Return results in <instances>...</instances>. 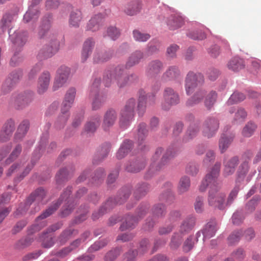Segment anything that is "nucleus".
I'll return each mask as SVG.
<instances>
[{"mask_svg":"<svg viewBox=\"0 0 261 261\" xmlns=\"http://www.w3.org/2000/svg\"><path fill=\"white\" fill-rule=\"evenodd\" d=\"M130 191L128 189H123L119 194V197L116 199V203L119 204L123 203L129 197Z\"/></svg>","mask_w":261,"mask_h":261,"instance_id":"nucleus-63","label":"nucleus"},{"mask_svg":"<svg viewBox=\"0 0 261 261\" xmlns=\"http://www.w3.org/2000/svg\"><path fill=\"white\" fill-rule=\"evenodd\" d=\"M196 219L193 216H189L181 222L178 232L182 236H185L189 233L194 227Z\"/></svg>","mask_w":261,"mask_h":261,"instance_id":"nucleus-22","label":"nucleus"},{"mask_svg":"<svg viewBox=\"0 0 261 261\" xmlns=\"http://www.w3.org/2000/svg\"><path fill=\"white\" fill-rule=\"evenodd\" d=\"M179 232H175L172 235L170 243V247L172 249H177L181 245L183 237Z\"/></svg>","mask_w":261,"mask_h":261,"instance_id":"nucleus-47","label":"nucleus"},{"mask_svg":"<svg viewBox=\"0 0 261 261\" xmlns=\"http://www.w3.org/2000/svg\"><path fill=\"white\" fill-rule=\"evenodd\" d=\"M163 101L162 106L165 110H169L172 106L176 105L179 102V96L178 93L171 87L165 88L163 93Z\"/></svg>","mask_w":261,"mask_h":261,"instance_id":"nucleus-9","label":"nucleus"},{"mask_svg":"<svg viewBox=\"0 0 261 261\" xmlns=\"http://www.w3.org/2000/svg\"><path fill=\"white\" fill-rule=\"evenodd\" d=\"M145 166V163L144 162L133 163L132 164L126 166V170L130 172H138L143 169Z\"/></svg>","mask_w":261,"mask_h":261,"instance_id":"nucleus-57","label":"nucleus"},{"mask_svg":"<svg viewBox=\"0 0 261 261\" xmlns=\"http://www.w3.org/2000/svg\"><path fill=\"white\" fill-rule=\"evenodd\" d=\"M132 145L133 143L132 141L127 140L124 141L117 153V158L118 159L123 158L130 150Z\"/></svg>","mask_w":261,"mask_h":261,"instance_id":"nucleus-39","label":"nucleus"},{"mask_svg":"<svg viewBox=\"0 0 261 261\" xmlns=\"http://www.w3.org/2000/svg\"><path fill=\"white\" fill-rule=\"evenodd\" d=\"M9 198L7 195L3 194L0 196V224L5 218L9 215L12 210L11 207H3V205L9 201Z\"/></svg>","mask_w":261,"mask_h":261,"instance_id":"nucleus-31","label":"nucleus"},{"mask_svg":"<svg viewBox=\"0 0 261 261\" xmlns=\"http://www.w3.org/2000/svg\"><path fill=\"white\" fill-rule=\"evenodd\" d=\"M184 18L180 15L175 14L170 16L167 20V25L171 30H174L180 28L184 24Z\"/></svg>","mask_w":261,"mask_h":261,"instance_id":"nucleus-28","label":"nucleus"},{"mask_svg":"<svg viewBox=\"0 0 261 261\" xmlns=\"http://www.w3.org/2000/svg\"><path fill=\"white\" fill-rule=\"evenodd\" d=\"M68 111H64V112H63L61 110V114L59 116L56 122V126L57 128L61 129L63 128L66 124L69 118Z\"/></svg>","mask_w":261,"mask_h":261,"instance_id":"nucleus-53","label":"nucleus"},{"mask_svg":"<svg viewBox=\"0 0 261 261\" xmlns=\"http://www.w3.org/2000/svg\"><path fill=\"white\" fill-rule=\"evenodd\" d=\"M180 75L178 68L174 66L169 67L163 74L162 78L165 81H170L176 79Z\"/></svg>","mask_w":261,"mask_h":261,"instance_id":"nucleus-35","label":"nucleus"},{"mask_svg":"<svg viewBox=\"0 0 261 261\" xmlns=\"http://www.w3.org/2000/svg\"><path fill=\"white\" fill-rule=\"evenodd\" d=\"M14 129V122L12 120H8L3 127V132L0 135V141H7Z\"/></svg>","mask_w":261,"mask_h":261,"instance_id":"nucleus-30","label":"nucleus"},{"mask_svg":"<svg viewBox=\"0 0 261 261\" xmlns=\"http://www.w3.org/2000/svg\"><path fill=\"white\" fill-rule=\"evenodd\" d=\"M217 222L215 219L211 220L208 222L201 231H198L196 234V241H198V238L201 236V233L203 235L202 240L203 241L206 239H209L213 237L217 231Z\"/></svg>","mask_w":261,"mask_h":261,"instance_id":"nucleus-15","label":"nucleus"},{"mask_svg":"<svg viewBox=\"0 0 261 261\" xmlns=\"http://www.w3.org/2000/svg\"><path fill=\"white\" fill-rule=\"evenodd\" d=\"M22 150V147L20 145H17L13 150L9 157L6 160L7 164H10L16 160L20 154Z\"/></svg>","mask_w":261,"mask_h":261,"instance_id":"nucleus-60","label":"nucleus"},{"mask_svg":"<svg viewBox=\"0 0 261 261\" xmlns=\"http://www.w3.org/2000/svg\"><path fill=\"white\" fill-rule=\"evenodd\" d=\"M245 99L244 94L238 92H234L228 99L227 103L228 105H233L241 102Z\"/></svg>","mask_w":261,"mask_h":261,"instance_id":"nucleus-55","label":"nucleus"},{"mask_svg":"<svg viewBox=\"0 0 261 261\" xmlns=\"http://www.w3.org/2000/svg\"><path fill=\"white\" fill-rule=\"evenodd\" d=\"M40 241L41 242L42 246L45 248L51 247L55 244L53 237L48 233V232H44L40 238Z\"/></svg>","mask_w":261,"mask_h":261,"instance_id":"nucleus-46","label":"nucleus"},{"mask_svg":"<svg viewBox=\"0 0 261 261\" xmlns=\"http://www.w3.org/2000/svg\"><path fill=\"white\" fill-rule=\"evenodd\" d=\"M217 93L214 91H211L208 93L206 92L204 99V106L206 109L210 110L216 102Z\"/></svg>","mask_w":261,"mask_h":261,"instance_id":"nucleus-41","label":"nucleus"},{"mask_svg":"<svg viewBox=\"0 0 261 261\" xmlns=\"http://www.w3.org/2000/svg\"><path fill=\"white\" fill-rule=\"evenodd\" d=\"M100 123V117L99 116H94L87 122L85 126V130L88 133H92L96 130Z\"/></svg>","mask_w":261,"mask_h":261,"instance_id":"nucleus-36","label":"nucleus"},{"mask_svg":"<svg viewBox=\"0 0 261 261\" xmlns=\"http://www.w3.org/2000/svg\"><path fill=\"white\" fill-rule=\"evenodd\" d=\"M82 19V13L79 10L72 11L70 14L69 19V23L72 27L77 28L80 25V23Z\"/></svg>","mask_w":261,"mask_h":261,"instance_id":"nucleus-38","label":"nucleus"},{"mask_svg":"<svg viewBox=\"0 0 261 261\" xmlns=\"http://www.w3.org/2000/svg\"><path fill=\"white\" fill-rule=\"evenodd\" d=\"M245 66L244 61L238 57L231 59L227 63L228 69L233 71H239L243 69Z\"/></svg>","mask_w":261,"mask_h":261,"instance_id":"nucleus-32","label":"nucleus"},{"mask_svg":"<svg viewBox=\"0 0 261 261\" xmlns=\"http://www.w3.org/2000/svg\"><path fill=\"white\" fill-rule=\"evenodd\" d=\"M22 76V72L21 70L13 72L2 86V90L4 93H5L10 91L13 84L18 81Z\"/></svg>","mask_w":261,"mask_h":261,"instance_id":"nucleus-24","label":"nucleus"},{"mask_svg":"<svg viewBox=\"0 0 261 261\" xmlns=\"http://www.w3.org/2000/svg\"><path fill=\"white\" fill-rule=\"evenodd\" d=\"M50 74L48 71L43 72L39 77L37 90L39 94L45 93L49 86Z\"/></svg>","mask_w":261,"mask_h":261,"instance_id":"nucleus-19","label":"nucleus"},{"mask_svg":"<svg viewBox=\"0 0 261 261\" xmlns=\"http://www.w3.org/2000/svg\"><path fill=\"white\" fill-rule=\"evenodd\" d=\"M95 45V41L91 38H88L84 43L81 54L83 62H85L91 54Z\"/></svg>","mask_w":261,"mask_h":261,"instance_id":"nucleus-27","label":"nucleus"},{"mask_svg":"<svg viewBox=\"0 0 261 261\" xmlns=\"http://www.w3.org/2000/svg\"><path fill=\"white\" fill-rule=\"evenodd\" d=\"M252 157V153L250 151L245 152L242 155L243 160V162L239 166L238 170V178L237 180L240 181L243 180L247 173H248L249 169V162Z\"/></svg>","mask_w":261,"mask_h":261,"instance_id":"nucleus-17","label":"nucleus"},{"mask_svg":"<svg viewBox=\"0 0 261 261\" xmlns=\"http://www.w3.org/2000/svg\"><path fill=\"white\" fill-rule=\"evenodd\" d=\"M206 95V91L203 89H200L196 92L193 96L189 98L187 101V105L192 106L194 105L197 104L201 102L205 97Z\"/></svg>","mask_w":261,"mask_h":261,"instance_id":"nucleus-37","label":"nucleus"},{"mask_svg":"<svg viewBox=\"0 0 261 261\" xmlns=\"http://www.w3.org/2000/svg\"><path fill=\"white\" fill-rule=\"evenodd\" d=\"M29 124L28 120H24L19 124L15 136L16 139H20L25 135L29 129Z\"/></svg>","mask_w":261,"mask_h":261,"instance_id":"nucleus-51","label":"nucleus"},{"mask_svg":"<svg viewBox=\"0 0 261 261\" xmlns=\"http://www.w3.org/2000/svg\"><path fill=\"white\" fill-rule=\"evenodd\" d=\"M204 76L200 73L190 71L187 74L185 81V87L188 95L192 94L195 88L204 83Z\"/></svg>","mask_w":261,"mask_h":261,"instance_id":"nucleus-8","label":"nucleus"},{"mask_svg":"<svg viewBox=\"0 0 261 261\" xmlns=\"http://www.w3.org/2000/svg\"><path fill=\"white\" fill-rule=\"evenodd\" d=\"M149 186L145 183L139 185L134 193V196L137 199L144 196L149 190Z\"/></svg>","mask_w":261,"mask_h":261,"instance_id":"nucleus-54","label":"nucleus"},{"mask_svg":"<svg viewBox=\"0 0 261 261\" xmlns=\"http://www.w3.org/2000/svg\"><path fill=\"white\" fill-rule=\"evenodd\" d=\"M118 115L117 112L113 109H109L105 113L102 127L105 130H109L112 127L117 120Z\"/></svg>","mask_w":261,"mask_h":261,"instance_id":"nucleus-16","label":"nucleus"},{"mask_svg":"<svg viewBox=\"0 0 261 261\" xmlns=\"http://www.w3.org/2000/svg\"><path fill=\"white\" fill-rule=\"evenodd\" d=\"M141 7V4L139 1H133L127 5L124 12L127 15L133 16L139 13Z\"/></svg>","mask_w":261,"mask_h":261,"instance_id":"nucleus-40","label":"nucleus"},{"mask_svg":"<svg viewBox=\"0 0 261 261\" xmlns=\"http://www.w3.org/2000/svg\"><path fill=\"white\" fill-rule=\"evenodd\" d=\"M113 205L112 199H109L104 204H103L97 212H94L92 215V218L93 220L98 219L104 214L109 211Z\"/></svg>","mask_w":261,"mask_h":261,"instance_id":"nucleus-33","label":"nucleus"},{"mask_svg":"<svg viewBox=\"0 0 261 261\" xmlns=\"http://www.w3.org/2000/svg\"><path fill=\"white\" fill-rule=\"evenodd\" d=\"M33 238L31 236H28L24 239H21L18 241L15 247L18 249H22L30 246L33 242Z\"/></svg>","mask_w":261,"mask_h":261,"instance_id":"nucleus-56","label":"nucleus"},{"mask_svg":"<svg viewBox=\"0 0 261 261\" xmlns=\"http://www.w3.org/2000/svg\"><path fill=\"white\" fill-rule=\"evenodd\" d=\"M70 74V69L65 65H62L58 69L57 75L53 86V90L56 91L61 88L67 82Z\"/></svg>","mask_w":261,"mask_h":261,"instance_id":"nucleus-11","label":"nucleus"},{"mask_svg":"<svg viewBox=\"0 0 261 261\" xmlns=\"http://www.w3.org/2000/svg\"><path fill=\"white\" fill-rule=\"evenodd\" d=\"M239 162V157L234 156L224 162V174L225 176L232 174Z\"/></svg>","mask_w":261,"mask_h":261,"instance_id":"nucleus-26","label":"nucleus"},{"mask_svg":"<svg viewBox=\"0 0 261 261\" xmlns=\"http://www.w3.org/2000/svg\"><path fill=\"white\" fill-rule=\"evenodd\" d=\"M13 21V16L10 14L6 13L3 16L1 21V27L4 31L9 28Z\"/></svg>","mask_w":261,"mask_h":261,"instance_id":"nucleus-52","label":"nucleus"},{"mask_svg":"<svg viewBox=\"0 0 261 261\" xmlns=\"http://www.w3.org/2000/svg\"><path fill=\"white\" fill-rule=\"evenodd\" d=\"M77 233V231L75 230L71 229V228L67 229L63 231L58 237L57 240L58 243H59L60 245H63L67 242L72 234H76Z\"/></svg>","mask_w":261,"mask_h":261,"instance_id":"nucleus-45","label":"nucleus"},{"mask_svg":"<svg viewBox=\"0 0 261 261\" xmlns=\"http://www.w3.org/2000/svg\"><path fill=\"white\" fill-rule=\"evenodd\" d=\"M139 218H136L135 217L132 216H128L125 219V222H124L120 227V229L121 231H124L128 229L134 228L138 221Z\"/></svg>","mask_w":261,"mask_h":261,"instance_id":"nucleus-43","label":"nucleus"},{"mask_svg":"<svg viewBox=\"0 0 261 261\" xmlns=\"http://www.w3.org/2000/svg\"><path fill=\"white\" fill-rule=\"evenodd\" d=\"M52 15L48 14L43 18L38 32V37L40 39L46 38L49 40V43L43 47L39 53L41 58L47 59L51 57L59 49V41L56 37L51 38L52 34L50 32Z\"/></svg>","mask_w":261,"mask_h":261,"instance_id":"nucleus-2","label":"nucleus"},{"mask_svg":"<svg viewBox=\"0 0 261 261\" xmlns=\"http://www.w3.org/2000/svg\"><path fill=\"white\" fill-rule=\"evenodd\" d=\"M136 104L134 98H130L126 101L120 112L119 121L120 127L125 128L129 125L134 117Z\"/></svg>","mask_w":261,"mask_h":261,"instance_id":"nucleus-7","label":"nucleus"},{"mask_svg":"<svg viewBox=\"0 0 261 261\" xmlns=\"http://www.w3.org/2000/svg\"><path fill=\"white\" fill-rule=\"evenodd\" d=\"M195 240L192 236H190L185 241L182 246V250L185 252H188L191 251L195 244Z\"/></svg>","mask_w":261,"mask_h":261,"instance_id":"nucleus-58","label":"nucleus"},{"mask_svg":"<svg viewBox=\"0 0 261 261\" xmlns=\"http://www.w3.org/2000/svg\"><path fill=\"white\" fill-rule=\"evenodd\" d=\"M72 188L70 187H67L63 193L61 195L59 201L54 203L47 209H46L41 215L37 217L36 220V224L32 227L34 231H31V233L36 231H39L42 228L44 227L46 223L45 221H40L53 214L59 207L61 204V201L64 200L66 202V207L63 210L62 212V215L65 217L68 215L73 209L74 205L72 204L71 199L69 198V195L71 192Z\"/></svg>","mask_w":261,"mask_h":261,"instance_id":"nucleus-3","label":"nucleus"},{"mask_svg":"<svg viewBox=\"0 0 261 261\" xmlns=\"http://www.w3.org/2000/svg\"><path fill=\"white\" fill-rule=\"evenodd\" d=\"M144 57V53L140 50H136L133 52L128 57L126 64L125 68H129L138 64Z\"/></svg>","mask_w":261,"mask_h":261,"instance_id":"nucleus-29","label":"nucleus"},{"mask_svg":"<svg viewBox=\"0 0 261 261\" xmlns=\"http://www.w3.org/2000/svg\"><path fill=\"white\" fill-rule=\"evenodd\" d=\"M220 167V163L217 162L214 165L201 181L199 189L200 192H204L208 187V204L219 210H224L226 206L225 202V194L221 191V183L218 180Z\"/></svg>","mask_w":261,"mask_h":261,"instance_id":"nucleus-1","label":"nucleus"},{"mask_svg":"<svg viewBox=\"0 0 261 261\" xmlns=\"http://www.w3.org/2000/svg\"><path fill=\"white\" fill-rule=\"evenodd\" d=\"M232 140L233 137H228L226 136L225 135H223L221 136V138L220 139L219 144V148L221 153H223L226 150L232 141Z\"/></svg>","mask_w":261,"mask_h":261,"instance_id":"nucleus-50","label":"nucleus"},{"mask_svg":"<svg viewBox=\"0 0 261 261\" xmlns=\"http://www.w3.org/2000/svg\"><path fill=\"white\" fill-rule=\"evenodd\" d=\"M124 69L122 66L107 71L103 76V83L106 87L110 86L112 81H116L118 86L121 88L128 85L126 76H123Z\"/></svg>","mask_w":261,"mask_h":261,"instance_id":"nucleus-5","label":"nucleus"},{"mask_svg":"<svg viewBox=\"0 0 261 261\" xmlns=\"http://www.w3.org/2000/svg\"><path fill=\"white\" fill-rule=\"evenodd\" d=\"M147 135L148 130L146 123L144 122L139 123L137 128V133L135 137L137 140L139 148L141 150H143L145 146L144 143Z\"/></svg>","mask_w":261,"mask_h":261,"instance_id":"nucleus-21","label":"nucleus"},{"mask_svg":"<svg viewBox=\"0 0 261 261\" xmlns=\"http://www.w3.org/2000/svg\"><path fill=\"white\" fill-rule=\"evenodd\" d=\"M75 94L76 90L74 88H71L67 91L62 104V111L63 112L69 110L74 102Z\"/></svg>","mask_w":261,"mask_h":261,"instance_id":"nucleus-25","label":"nucleus"},{"mask_svg":"<svg viewBox=\"0 0 261 261\" xmlns=\"http://www.w3.org/2000/svg\"><path fill=\"white\" fill-rule=\"evenodd\" d=\"M120 250L115 249L108 252L105 256V261H114L120 255Z\"/></svg>","mask_w":261,"mask_h":261,"instance_id":"nucleus-64","label":"nucleus"},{"mask_svg":"<svg viewBox=\"0 0 261 261\" xmlns=\"http://www.w3.org/2000/svg\"><path fill=\"white\" fill-rule=\"evenodd\" d=\"M188 36L190 38L194 40H202L206 38L205 33L202 30H196L190 32Z\"/></svg>","mask_w":261,"mask_h":261,"instance_id":"nucleus-59","label":"nucleus"},{"mask_svg":"<svg viewBox=\"0 0 261 261\" xmlns=\"http://www.w3.org/2000/svg\"><path fill=\"white\" fill-rule=\"evenodd\" d=\"M198 132V124L196 123L191 124L189 126L188 129L187 131V133L184 137V139L186 141H188L196 136Z\"/></svg>","mask_w":261,"mask_h":261,"instance_id":"nucleus-48","label":"nucleus"},{"mask_svg":"<svg viewBox=\"0 0 261 261\" xmlns=\"http://www.w3.org/2000/svg\"><path fill=\"white\" fill-rule=\"evenodd\" d=\"M163 68L162 63L159 60H153L148 64L146 74L148 77H154L161 72Z\"/></svg>","mask_w":261,"mask_h":261,"instance_id":"nucleus-23","label":"nucleus"},{"mask_svg":"<svg viewBox=\"0 0 261 261\" xmlns=\"http://www.w3.org/2000/svg\"><path fill=\"white\" fill-rule=\"evenodd\" d=\"M42 1V0H32L28 10L23 16V21L24 22L28 23L31 22L34 23L38 19L40 14L38 5Z\"/></svg>","mask_w":261,"mask_h":261,"instance_id":"nucleus-14","label":"nucleus"},{"mask_svg":"<svg viewBox=\"0 0 261 261\" xmlns=\"http://www.w3.org/2000/svg\"><path fill=\"white\" fill-rule=\"evenodd\" d=\"M219 127V121L214 117H208L203 122L202 126V133L207 138L213 137Z\"/></svg>","mask_w":261,"mask_h":261,"instance_id":"nucleus-10","label":"nucleus"},{"mask_svg":"<svg viewBox=\"0 0 261 261\" xmlns=\"http://www.w3.org/2000/svg\"><path fill=\"white\" fill-rule=\"evenodd\" d=\"M242 236V230L234 231L228 237V243L230 245H233L238 243Z\"/></svg>","mask_w":261,"mask_h":261,"instance_id":"nucleus-61","label":"nucleus"},{"mask_svg":"<svg viewBox=\"0 0 261 261\" xmlns=\"http://www.w3.org/2000/svg\"><path fill=\"white\" fill-rule=\"evenodd\" d=\"M100 84V80L95 79L90 89V97H93L92 102V109L97 110L99 109L106 100V98L100 95L98 92V87Z\"/></svg>","mask_w":261,"mask_h":261,"instance_id":"nucleus-12","label":"nucleus"},{"mask_svg":"<svg viewBox=\"0 0 261 261\" xmlns=\"http://www.w3.org/2000/svg\"><path fill=\"white\" fill-rule=\"evenodd\" d=\"M10 38L13 42L14 49L20 48L24 45L27 40V33L25 32H15L13 35L9 32Z\"/></svg>","mask_w":261,"mask_h":261,"instance_id":"nucleus-18","label":"nucleus"},{"mask_svg":"<svg viewBox=\"0 0 261 261\" xmlns=\"http://www.w3.org/2000/svg\"><path fill=\"white\" fill-rule=\"evenodd\" d=\"M46 192L44 189L42 188H38L31 194L27 199L25 203L21 204L20 205L16 212L14 213V217H18L24 215L28 210L29 206L31 205L32 203H34V205L40 203H42V204L45 203V202H43V200L46 196Z\"/></svg>","mask_w":261,"mask_h":261,"instance_id":"nucleus-6","label":"nucleus"},{"mask_svg":"<svg viewBox=\"0 0 261 261\" xmlns=\"http://www.w3.org/2000/svg\"><path fill=\"white\" fill-rule=\"evenodd\" d=\"M162 147L158 148L151 159V163L146 175V178L150 177L154 173L162 169L173 157L175 152L171 148H168L163 152Z\"/></svg>","mask_w":261,"mask_h":261,"instance_id":"nucleus-4","label":"nucleus"},{"mask_svg":"<svg viewBox=\"0 0 261 261\" xmlns=\"http://www.w3.org/2000/svg\"><path fill=\"white\" fill-rule=\"evenodd\" d=\"M32 94L31 93H23L18 95L15 100V105L18 108H22L28 105L32 100Z\"/></svg>","mask_w":261,"mask_h":261,"instance_id":"nucleus-34","label":"nucleus"},{"mask_svg":"<svg viewBox=\"0 0 261 261\" xmlns=\"http://www.w3.org/2000/svg\"><path fill=\"white\" fill-rule=\"evenodd\" d=\"M256 128V124L252 121H249L244 127L242 135L245 137H250L253 134Z\"/></svg>","mask_w":261,"mask_h":261,"instance_id":"nucleus-49","label":"nucleus"},{"mask_svg":"<svg viewBox=\"0 0 261 261\" xmlns=\"http://www.w3.org/2000/svg\"><path fill=\"white\" fill-rule=\"evenodd\" d=\"M191 181L190 178L187 176H182L178 185V192L181 194L187 192L190 187Z\"/></svg>","mask_w":261,"mask_h":261,"instance_id":"nucleus-42","label":"nucleus"},{"mask_svg":"<svg viewBox=\"0 0 261 261\" xmlns=\"http://www.w3.org/2000/svg\"><path fill=\"white\" fill-rule=\"evenodd\" d=\"M112 56L109 52H100L97 50L94 54L93 61L96 63H100L108 61Z\"/></svg>","mask_w":261,"mask_h":261,"instance_id":"nucleus-44","label":"nucleus"},{"mask_svg":"<svg viewBox=\"0 0 261 261\" xmlns=\"http://www.w3.org/2000/svg\"><path fill=\"white\" fill-rule=\"evenodd\" d=\"M104 18L102 14H98L94 15L87 24V30L92 32L98 31L103 25Z\"/></svg>","mask_w":261,"mask_h":261,"instance_id":"nucleus-20","label":"nucleus"},{"mask_svg":"<svg viewBox=\"0 0 261 261\" xmlns=\"http://www.w3.org/2000/svg\"><path fill=\"white\" fill-rule=\"evenodd\" d=\"M133 36L135 40L139 42H145L148 40L150 36L147 33H142L138 30L133 31Z\"/></svg>","mask_w":261,"mask_h":261,"instance_id":"nucleus-62","label":"nucleus"},{"mask_svg":"<svg viewBox=\"0 0 261 261\" xmlns=\"http://www.w3.org/2000/svg\"><path fill=\"white\" fill-rule=\"evenodd\" d=\"M155 101L156 98L154 94H146L144 90H140L138 105L139 115H142L144 114L146 109L145 103L148 106H152L155 104Z\"/></svg>","mask_w":261,"mask_h":261,"instance_id":"nucleus-13","label":"nucleus"}]
</instances>
